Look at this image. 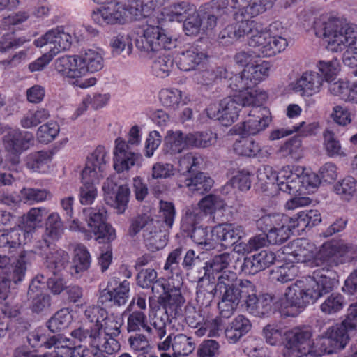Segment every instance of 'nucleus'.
<instances>
[{
	"label": "nucleus",
	"instance_id": "nucleus-1",
	"mask_svg": "<svg viewBox=\"0 0 357 357\" xmlns=\"http://www.w3.org/2000/svg\"><path fill=\"white\" fill-rule=\"evenodd\" d=\"M351 246L343 240H333L317 250V266L312 276L297 280L284 293L281 306L287 316L295 317L310 303H314L332 291L336 273L332 268L341 263V257L348 253Z\"/></svg>",
	"mask_w": 357,
	"mask_h": 357
},
{
	"label": "nucleus",
	"instance_id": "nucleus-2",
	"mask_svg": "<svg viewBox=\"0 0 357 357\" xmlns=\"http://www.w3.org/2000/svg\"><path fill=\"white\" fill-rule=\"evenodd\" d=\"M279 28H282L279 22L264 27L256 21H244L236 25L225 26L220 31L218 40L223 45H229L249 36L248 45L259 56H272L284 51L288 45L287 39L275 32Z\"/></svg>",
	"mask_w": 357,
	"mask_h": 357
},
{
	"label": "nucleus",
	"instance_id": "nucleus-3",
	"mask_svg": "<svg viewBox=\"0 0 357 357\" xmlns=\"http://www.w3.org/2000/svg\"><path fill=\"white\" fill-rule=\"evenodd\" d=\"M145 0L112 1L106 6L94 10L93 21L100 25L123 24L146 16L151 7L144 4Z\"/></svg>",
	"mask_w": 357,
	"mask_h": 357
},
{
	"label": "nucleus",
	"instance_id": "nucleus-4",
	"mask_svg": "<svg viewBox=\"0 0 357 357\" xmlns=\"http://www.w3.org/2000/svg\"><path fill=\"white\" fill-rule=\"evenodd\" d=\"M316 34L322 35L327 48L335 52H342L355 42L357 25L346 19L335 18L323 23L315 22Z\"/></svg>",
	"mask_w": 357,
	"mask_h": 357
},
{
	"label": "nucleus",
	"instance_id": "nucleus-5",
	"mask_svg": "<svg viewBox=\"0 0 357 357\" xmlns=\"http://www.w3.org/2000/svg\"><path fill=\"white\" fill-rule=\"evenodd\" d=\"M49 211L45 207H33L22 216L24 229L11 228L0 235V248L15 249L21 244H26L31 232L42 226L43 220L47 218Z\"/></svg>",
	"mask_w": 357,
	"mask_h": 357
},
{
	"label": "nucleus",
	"instance_id": "nucleus-6",
	"mask_svg": "<svg viewBox=\"0 0 357 357\" xmlns=\"http://www.w3.org/2000/svg\"><path fill=\"white\" fill-rule=\"evenodd\" d=\"M137 48L151 58L162 50H171L177 45V40L159 26H147L135 40Z\"/></svg>",
	"mask_w": 357,
	"mask_h": 357
},
{
	"label": "nucleus",
	"instance_id": "nucleus-7",
	"mask_svg": "<svg viewBox=\"0 0 357 357\" xmlns=\"http://www.w3.org/2000/svg\"><path fill=\"white\" fill-rule=\"evenodd\" d=\"M266 98V93L259 94L256 98L250 94V99L245 96H228L220 101L217 114L211 116L212 114L208 112V116L211 118H216L223 125L227 126L238 119L241 108H244L245 110V108L250 107L252 104H263Z\"/></svg>",
	"mask_w": 357,
	"mask_h": 357
},
{
	"label": "nucleus",
	"instance_id": "nucleus-8",
	"mask_svg": "<svg viewBox=\"0 0 357 357\" xmlns=\"http://www.w3.org/2000/svg\"><path fill=\"white\" fill-rule=\"evenodd\" d=\"M169 322V316L167 312L157 311L151 322V326H149L144 312L135 310L128 316L127 331L130 333L143 330L161 340L166 335V327Z\"/></svg>",
	"mask_w": 357,
	"mask_h": 357
},
{
	"label": "nucleus",
	"instance_id": "nucleus-9",
	"mask_svg": "<svg viewBox=\"0 0 357 357\" xmlns=\"http://www.w3.org/2000/svg\"><path fill=\"white\" fill-rule=\"evenodd\" d=\"M70 335L75 340L108 354H112L120 349V344L116 339L104 338L97 324H84L72 331Z\"/></svg>",
	"mask_w": 357,
	"mask_h": 357
},
{
	"label": "nucleus",
	"instance_id": "nucleus-10",
	"mask_svg": "<svg viewBox=\"0 0 357 357\" xmlns=\"http://www.w3.org/2000/svg\"><path fill=\"white\" fill-rule=\"evenodd\" d=\"M83 215L87 225V231L93 234L99 243L113 241L116 238L114 229L107 222L106 211L103 208H86Z\"/></svg>",
	"mask_w": 357,
	"mask_h": 357
},
{
	"label": "nucleus",
	"instance_id": "nucleus-11",
	"mask_svg": "<svg viewBox=\"0 0 357 357\" xmlns=\"http://www.w3.org/2000/svg\"><path fill=\"white\" fill-rule=\"evenodd\" d=\"M150 288L159 304L164 308L158 311H165L168 314V310H171L175 316L181 313V307L185 300L178 287L166 283L163 278H158Z\"/></svg>",
	"mask_w": 357,
	"mask_h": 357
},
{
	"label": "nucleus",
	"instance_id": "nucleus-12",
	"mask_svg": "<svg viewBox=\"0 0 357 357\" xmlns=\"http://www.w3.org/2000/svg\"><path fill=\"white\" fill-rule=\"evenodd\" d=\"M312 333L309 329H296L289 334L283 351L284 357H319L312 346Z\"/></svg>",
	"mask_w": 357,
	"mask_h": 357
},
{
	"label": "nucleus",
	"instance_id": "nucleus-13",
	"mask_svg": "<svg viewBox=\"0 0 357 357\" xmlns=\"http://www.w3.org/2000/svg\"><path fill=\"white\" fill-rule=\"evenodd\" d=\"M36 252L44 260V265L53 275L63 270L69 262L67 252L56 248L45 238V242L38 241L36 245Z\"/></svg>",
	"mask_w": 357,
	"mask_h": 357
},
{
	"label": "nucleus",
	"instance_id": "nucleus-14",
	"mask_svg": "<svg viewBox=\"0 0 357 357\" xmlns=\"http://www.w3.org/2000/svg\"><path fill=\"white\" fill-rule=\"evenodd\" d=\"M284 260L294 262H310L316 265L317 248L307 238H297L282 248Z\"/></svg>",
	"mask_w": 357,
	"mask_h": 357
},
{
	"label": "nucleus",
	"instance_id": "nucleus-15",
	"mask_svg": "<svg viewBox=\"0 0 357 357\" xmlns=\"http://www.w3.org/2000/svg\"><path fill=\"white\" fill-rule=\"evenodd\" d=\"M34 257L32 251H22L18 256L15 266L12 268V272H6V274H0V298L6 299L10 292L12 282L17 283L21 282L26 271V266L31 264Z\"/></svg>",
	"mask_w": 357,
	"mask_h": 357
},
{
	"label": "nucleus",
	"instance_id": "nucleus-16",
	"mask_svg": "<svg viewBox=\"0 0 357 357\" xmlns=\"http://www.w3.org/2000/svg\"><path fill=\"white\" fill-rule=\"evenodd\" d=\"M130 282L124 280L119 281L117 278H112L107 287L100 291L99 303L107 306L124 305L129 298Z\"/></svg>",
	"mask_w": 357,
	"mask_h": 357
},
{
	"label": "nucleus",
	"instance_id": "nucleus-17",
	"mask_svg": "<svg viewBox=\"0 0 357 357\" xmlns=\"http://www.w3.org/2000/svg\"><path fill=\"white\" fill-rule=\"evenodd\" d=\"M262 104H252L245 108L243 114L247 117L243 123V131L248 135H256L264 130L271 122L270 112Z\"/></svg>",
	"mask_w": 357,
	"mask_h": 357
},
{
	"label": "nucleus",
	"instance_id": "nucleus-18",
	"mask_svg": "<svg viewBox=\"0 0 357 357\" xmlns=\"http://www.w3.org/2000/svg\"><path fill=\"white\" fill-rule=\"evenodd\" d=\"M36 47L48 46V52L54 56L61 51L67 50L71 45V36L64 31L63 27H56L47 31L35 40Z\"/></svg>",
	"mask_w": 357,
	"mask_h": 357
},
{
	"label": "nucleus",
	"instance_id": "nucleus-19",
	"mask_svg": "<svg viewBox=\"0 0 357 357\" xmlns=\"http://www.w3.org/2000/svg\"><path fill=\"white\" fill-rule=\"evenodd\" d=\"M34 137L29 132L21 131L19 129H10L3 137L5 149L17 155H20L24 151L33 145ZM20 162L18 156H15L12 160L13 164Z\"/></svg>",
	"mask_w": 357,
	"mask_h": 357
},
{
	"label": "nucleus",
	"instance_id": "nucleus-20",
	"mask_svg": "<svg viewBox=\"0 0 357 357\" xmlns=\"http://www.w3.org/2000/svg\"><path fill=\"white\" fill-rule=\"evenodd\" d=\"M235 8L238 10L234 14L236 22L230 25H236L244 21H250L273 6L271 0H234Z\"/></svg>",
	"mask_w": 357,
	"mask_h": 357
},
{
	"label": "nucleus",
	"instance_id": "nucleus-21",
	"mask_svg": "<svg viewBox=\"0 0 357 357\" xmlns=\"http://www.w3.org/2000/svg\"><path fill=\"white\" fill-rule=\"evenodd\" d=\"M217 25V17L206 11L193 10L185 19L183 30L188 36H196L201 31L205 32L213 29Z\"/></svg>",
	"mask_w": 357,
	"mask_h": 357
},
{
	"label": "nucleus",
	"instance_id": "nucleus-22",
	"mask_svg": "<svg viewBox=\"0 0 357 357\" xmlns=\"http://www.w3.org/2000/svg\"><path fill=\"white\" fill-rule=\"evenodd\" d=\"M324 79L317 71H305L291 84V89L301 96L311 97L323 89Z\"/></svg>",
	"mask_w": 357,
	"mask_h": 357
},
{
	"label": "nucleus",
	"instance_id": "nucleus-23",
	"mask_svg": "<svg viewBox=\"0 0 357 357\" xmlns=\"http://www.w3.org/2000/svg\"><path fill=\"white\" fill-rule=\"evenodd\" d=\"M109 160L108 152L104 146H98L88 157L82 174L100 181Z\"/></svg>",
	"mask_w": 357,
	"mask_h": 357
},
{
	"label": "nucleus",
	"instance_id": "nucleus-24",
	"mask_svg": "<svg viewBox=\"0 0 357 357\" xmlns=\"http://www.w3.org/2000/svg\"><path fill=\"white\" fill-rule=\"evenodd\" d=\"M139 159L140 155L132 151L126 141L121 138L115 140L114 168L116 171L118 172L127 171L137 164Z\"/></svg>",
	"mask_w": 357,
	"mask_h": 357
},
{
	"label": "nucleus",
	"instance_id": "nucleus-25",
	"mask_svg": "<svg viewBox=\"0 0 357 357\" xmlns=\"http://www.w3.org/2000/svg\"><path fill=\"white\" fill-rule=\"evenodd\" d=\"M167 229L160 220L151 219L146 229L143 230V237L149 250H158L166 245Z\"/></svg>",
	"mask_w": 357,
	"mask_h": 357
},
{
	"label": "nucleus",
	"instance_id": "nucleus-26",
	"mask_svg": "<svg viewBox=\"0 0 357 357\" xmlns=\"http://www.w3.org/2000/svg\"><path fill=\"white\" fill-rule=\"evenodd\" d=\"M305 169L300 166H285L277 172L276 184L281 191L289 194L298 192L299 175Z\"/></svg>",
	"mask_w": 357,
	"mask_h": 357
},
{
	"label": "nucleus",
	"instance_id": "nucleus-27",
	"mask_svg": "<svg viewBox=\"0 0 357 357\" xmlns=\"http://www.w3.org/2000/svg\"><path fill=\"white\" fill-rule=\"evenodd\" d=\"M215 243H220L225 248L230 247L241 239L245 231L241 225L236 224L219 225L212 229Z\"/></svg>",
	"mask_w": 357,
	"mask_h": 357
},
{
	"label": "nucleus",
	"instance_id": "nucleus-28",
	"mask_svg": "<svg viewBox=\"0 0 357 357\" xmlns=\"http://www.w3.org/2000/svg\"><path fill=\"white\" fill-rule=\"evenodd\" d=\"M351 330L348 326L342 322L335 324L327 329L321 340L324 345H329L330 349L325 348V351L331 354L343 349L349 341L348 331Z\"/></svg>",
	"mask_w": 357,
	"mask_h": 357
},
{
	"label": "nucleus",
	"instance_id": "nucleus-29",
	"mask_svg": "<svg viewBox=\"0 0 357 357\" xmlns=\"http://www.w3.org/2000/svg\"><path fill=\"white\" fill-rule=\"evenodd\" d=\"M276 259L275 254L271 251L262 250L257 254L246 257L241 265L245 274L254 275L269 267Z\"/></svg>",
	"mask_w": 357,
	"mask_h": 357
},
{
	"label": "nucleus",
	"instance_id": "nucleus-30",
	"mask_svg": "<svg viewBox=\"0 0 357 357\" xmlns=\"http://www.w3.org/2000/svg\"><path fill=\"white\" fill-rule=\"evenodd\" d=\"M27 342L33 348L44 347L50 349L52 347H54V350L59 352L63 351V349L61 347L62 345L66 344L71 345L70 341L68 339H64L61 337H59L54 335L47 337L45 330L41 328H36L29 333L27 335Z\"/></svg>",
	"mask_w": 357,
	"mask_h": 357
},
{
	"label": "nucleus",
	"instance_id": "nucleus-31",
	"mask_svg": "<svg viewBox=\"0 0 357 357\" xmlns=\"http://www.w3.org/2000/svg\"><path fill=\"white\" fill-rule=\"evenodd\" d=\"M206 58V52L198 45H192L176 54V63L181 70L190 71L195 70L205 61Z\"/></svg>",
	"mask_w": 357,
	"mask_h": 357
},
{
	"label": "nucleus",
	"instance_id": "nucleus-32",
	"mask_svg": "<svg viewBox=\"0 0 357 357\" xmlns=\"http://www.w3.org/2000/svg\"><path fill=\"white\" fill-rule=\"evenodd\" d=\"M81 77L88 73H93L102 69L104 59L101 51L96 48H89L77 55Z\"/></svg>",
	"mask_w": 357,
	"mask_h": 357
},
{
	"label": "nucleus",
	"instance_id": "nucleus-33",
	"mask_svg": "<svg viewBox=\"0 0 357 357\" xmlns=\"http://www.w3.org/2000/svg\"><path fill=\"white\" fill-rule=\"evenodd\" d=\"M271 65L266 61H255L243 69V75L249 79L250 86L253 88L269 75Z\"/></svg>",
	"mask_w": 357,
	"mask_h": 357
},
{
	"label": "nucleus",
	"instance_id": "nucleus-34",
	"mask_svg": "<svg viewBox=\"0 0 357 357\" xmlns=\"http://www.w3.org/2000/svg\"><path fill=\"white\" fill-rule=\"evenodd\" d=\"M38 277L33 280L29 285L28 296L32 299L31 308L34 312H40L50 305V296L42 292Z\"/></svg>",
	"mask_w": 357,
	"mask_h": 357
},
{
	"label": "nucleus",
	"instance_id": "nucleus-35",
	"mask_svg": "<svg viewBox=\"0 0 357 357\" xmlns=\"http://www.w3.org/2000/svg\"><path fill=\"white\" fill-rule=\"evenodd\" d=\"M77 55L63 56L55 61V69L61 75L69 78H80L81 73Z\"/></svg>",
	"mask_w": 357,
	"mask_h": 357
},
{
	"label": "nucleus",
	"instance_id": "nucleus-36",
	"mask_svg": "<svg viewBox=\"0 0 357 357\" xmlns=\"http://www.w3.org/2000/svg\"><path fill=\"white\" fill-rule=\"evenodd\" d=\"M275 298L269 294H264L255 298L250 299L248 305L245 306L246 310L255 317H263L268 314L271 310Z\"/></svg>",
	"mask_w": 357,
	"mask_h": 357
},
{
	"label": "nucleus",
	"instance_id": "nucleus-37",
	"mask_svg": "<svg viewBox=\"0 0 357 357\" xmlns=\"http://www.w3.org/2000/svg\"><path fill=\"white\" fill-rule=\"evenodd\" d=\"M123 324V320L117 314L114 313L109 314L107 311L105 315L98 324V327L102 332L103 331V337L105 340L109 338L116 339L121 333V328Z\"/></svg>",
	"mask_w": 357,
	"mask_h": 357
},
{
	"label": "nucleus",
	"instance_id": "nucleus-38",
	"mask_svg": "<svg viewBox=\"0 0 357 357\" xmlns=\"http://www.w3.org/2000/svg\"><path fill=\"white\" fill-rule=\"evenodd\" d=\"M229 87L236 92V94L234 96H248V99H250V94L256 98L259 94L265 93L264 91L255 90L252 86H250L249 79L243 75V70L241 73L236 74L229 78Z\"/></svg>",
	"mask_w": 357,
	"mask_h": 357
},
{
	"label": "nucleus",
	"instance_id": "nucleus-39",
	"mask_svg": "<svg viewBox=\"0 0 357 357\" xmlns=\"http://www.w3.org/2000/svg\"><path fill=\"white\" fill-rule=\"evenodd\" d=\"M52 160L50 153L46 151H39L30 153L25 159L26 167L33 172H45Z\"/></svg>",
	"mask_w": 357,
	"mask_h": 357
},
{
	"label": "nucleus",
	"instance_id": "nucleus-40",
	"mask_svg": "<svg viewBox=\"0 0 357 357\" xmlns=\"http://www.w3.org/2000/svg\"><path fill=\"white\" fill-rule=\"evenodd\" d=\"M188 140V134L184 135L178 130L168 131L164 140L165 151L172 155L179 153L190 147Z\"/></svg>",
	"mask_w": 357,
	"mask_h": 357
},
{
	"label": "nucleus",
	"instance_id": "nucleus-41",
	"mask_svg": "<svg viewBox=\"0 0 357 357\" xmlns=\"http://www.w3.org/2000/svg\"><path fill=\"white\" fill-rule=\"evenodd\" d=\"M82 185L79 188V199L82 205H91L98 196L96 184L99 181L81 174Z\"/></svg>",
	"mask_w": 357,
	"mask_h": 357
},
{
	"label": "nucleus",
	"instance_id": "nucleus-42",
	"mask_svg": "<svg viewBox=\"0 0 357 357\" xmlns=\"http://www.w3.org/2000/svg\"><path fill=\"white\" fill-rule=\"evenodd\" d=\"M234 261L235 263L240 261L239 255L236 252H225L215 255L208 263L209 267L207 271L215 278V274H219L223 271H228V267Z\"/></svg>",
	"mask_w": 357,
	"mask_h": 357
},
{
	"label": "nucleus",
	"instance_id": "nucleus-43",
	"mask_svg": "<svg viewBox=\"0 0 357 357\" xmlns=\"http://www.w3.org/2000/svg\"><path fill=\"white\" fill-rule=\"evenodd\" d=\"M91 264V255L87 248L82 244L74 249L71 274H79L86 271Z\"/></svg>",
	"mask_w": 357,
	"mask_h": 357
},
{
	"label": "nucleus",
	"instance_id": "nucleus-44",
	"mask_svg": "<svg viewBox=\"0 0 357 357\" xmlns=\"http://www.w3.org/2000/svg\"><path fill=\"white\" fill-rule=\"evenodd\" d=\"M63 233V225L61 218L58 213L53 212L48 215L46 221V227L43 235V241L45 238L48 241L58 240Z\"/></svg>",
	"mask_w": 357,
	"mask_h": 357
},
{
	"label": "nucleus",
	"instance_id": "nucleus-45",
	"mask_svg": "<svg viewBox=\"0 0 357 357\" xmlns=\"http://www.w3.org/2000/svg\"><path fill=\"white\" fill-rule=\"evenodd\" d=\"M189 190L199 195L208 192L213 185V180L204 172H199L195 176L185 180Z\"/></svg>",
	"mask_w": 357,
	"mask_h": 357
},
{
	"label": "nucleus",
	"instance_id": "nucleus-46",
	"mask_svg": "<svg viewBox=\"0 0 357 357\" xmlns=\"http://www.w3.org/2000/svg\"><path fill=\"white\" fill-rule=\"evenodd\" d=\"M292 224H296L295 228L304 230L306 227H312L321 221L320 213L317 210H306L297 213L296 217H290Z\"/></svg>",
	"mask_w": 357,
	"mask_h": 357
},
{
	"label": "nucleus",
	"instance_id": "nucleus-47",
	"mask_svg": "<svg viewBox=\"0 0 357 357\" xmlns=\"http://www.w3.org/2000/svg\"><path fill=\"white\" fill-rule=\"evenodd\" d=\"M50 116V112L45 108L30 109L24 114L20 120V125L23 128L30 129L44 122Z\"/></svg>",
	"mask_w": 357,
	"mask_h": 357
},
{
	"label": "nucleus",
	"instance_id": "nucleus-48",
	"mask_svg": "<svg viewBox=\"0 0 357 357\" xmlns=\"http://www.w3.org/2000/svg\"><path fill=\"white\" fill-rule=\"evenodd\" d=\"M228 73L224 68L218 67L216 70L207 68L195 73V82L201 85H210L218 79L227 78Z\"/></svg>",
	"mask_w": 357,
	"mask_h": 357
},
{
	"label": "nucleus",
	"instance_id": "nucleus-49",
	"mask_svg": "<svg viewBox=\"0 0 357 357\" xmlns=\"http://www.w3.org/2000/svg\"><path fill=\"white\" fill-rule=\"evenodd\" d=\"M347 305L344 296L338 292L328 295L320 305L321 311L326 314H334L341 311Z\"/></svg>",
	"mask_w": 357,
	"mask_h": 357
},
{
	"label": "nucleus",
	"instance_id": "nucleus-50",
	"mask_svg": "<svg viewBox=\"0 0 357 357\" xmlns=\"http://www.w3.org/2000/svg\"><path fill=\"white\" fill-rule=\"evenodd\" d=\"M195 8L188 2L173 3L165 9V15L171 21H183Z\"/></svg>",
	"mask_w": 357,
	"mask_h": 357
},
{
	"label": "nucleus",
	"instance_id": "nucleus-51",
	"mask_svg": "<svg viewBox=\"0 0 357 357\" xmlns=\"http://www.w3.org/2000/svg\"><path fill=\"white\" fill-rule=\"evenodd\" d=\"M291 221V219L288 215L273 213L261 216L257 220L256 225L259 230L268 233L271 230L273 229V227L280 226V224L281 225L282 222H289Z\"/></svg>",
	"mask_w": 357,
	"mask_h": 357
},
{
	"label": "nucleus",
	"instance_id": "nucleus-52",
	"mask_svg": "<svg viewBox=\"0 0 357 357\" xmlns=\"http://www.w3.org/2000/svg\"><path fill=\"white\" fill-rule=\"evenodd\" d=\"M188 231L190 233V237L195 243L204 245L206 250L214 248L215 236L212 234V229L196 227Z\"/></svg>",
	"mask_w": 357,
	"mask_h": 357
},
{
	"label": "nucleus",
	"instance_id": "nucleus-53",
	"mask_svg": "<svg viewBox=\"0 0 357 357\" xmlns=\"http://www.w3.org/2000/svg\"><path fill=\"white\" fill-rule=\"evenodd\" d=\"M174 68V59L169 54H161L153 60L152 71L153 74L159 77L164 78L169 75Z\"/></svg>",
	"mask_w": 357,
	"mask_h": 357
},
{
	"label": "nucleus",
	"instance_id": "nucleus-54",
	"mask_svg": "<svg viewBox=\"0 0 357 357\" xmlns=\"http://www.w3.org/2000/svg\"><path fill=\"white\" fill-rule=\"evenodd\" d=\"M260 149L259 144L251 137H241L234 144V151L239 155L254 157Z\"/></svg>",
	"mask_w": 357,
	"mask_h": 357
},
{
	"label": "nucleus",
	"instance_id": "nucleus-55",
	"mask_svg": "<svg viewBox=\"0 0 357 357\" xmlns=\"http://www.w3.org/2000/svg\"><path fill=\"white\" fill-rule=\"evenodd\" d=\"M251 174L248 171L238 172L222 188L225 193H229L231 188H238L241 191H247L251 187Z\"/></svg>",
	"mask_w": 357,
	"mask_h": 357
},
{
	"label": "nucleus",
	"instance_id": "nucleus-56",
	"mask_svg": "<svg viewBox=\"0 0 357 357\" xmlns=\"http://www.w3.org/2000/svg\"><path fill=\"white\" fill-rule=\"evenodd\" d=\"M130 190L128 185H120L115 194L114 198L112 197H106L105 200L108 204H110L116 208L119 213H123L128 206L129 202Z\"/></svg>",
	"mask_w": 357,
	"mask_h": 357
},
{
	"label": "nucleus",
	"instance_id": "nucleus-57",
	"mask_svg": "<svg viewBox=\"0 0 357 357\" xmlns=\"http://www.w3.org/2000/svg\"><path fill=\"white\" fill-rule=\"evenodd\" d=\"M188 139L190 146L206 148L215 144L217 135L211 131L197 132L188 134Z\"/></svg>",
	"mask_w": 357,
	"mask_h": 357
},
{
	"label": "nucleus",
	"instance_id": "nucleus-58",
	"mask_svg": "<svg viewBox=\"0 0 357 357\" xmlns=\"http://www.w3.org/2000/svg\"><path fill=\"white\" fill-rule=\"evenodd\" d=\"M333 189L341 199L349 201L356 192L357 181L352 176H347L335 183Z\"/></svg>",
	"mask_w": 357,
	"mask_h": 357
},
{
	"label": "nucleus",
	"instance_id": "nucleus-59",
	"mask_svg": "<svg viewBox=\"0 0 357 357\" xmlns=\"http://www.w3.org/2000/svg\"><path fill=\"white\" fill-rule=\"evenodd\" d=\"M218 292L215 284L208 280L199 282L197 291V301L202 306H208L213 301L215 293Z\"/></svg>",
	"mask_w": 357,
	"mask_h": 357
},
{
	"label": "nucleus",
	"instance_id": "nucleus-60",
	"mask_svg": "<svg viewBox=\"0 0 357 357\" xmlns=\"http://www.w3.org/2000/svg\"><path fill=\"white\" fill-rule=\"evenodd\" d=\"M296 224L291 222H282L280 226L273 227L267 233L268 243L273 245L282 244L290 236L291 231L295 229Z\"/></svg>",
	"mask_w": 357,
	"mask_h": 357
},
{
	"label": "nucleus",
	"instance_id": "nucleus-61",
	"mask_svg": "<svg viewBox=\"0 0 357 357\" xmlns=\"http://www.w3.org/2000/svg\"><path fill=\"white\" fill-rule=\"evenodd\" d=\"M20 194L22 202L25 204H33L51 199V193L45 189L23 188Z\"/></svg>",
	"mask_w": 357,
	"mask_h": 357
},
{
	"label": "nucleus",
	"instance_id": "nucleus-62",
	"mask_svg": "<svg viewBox=\"0 0 357 357\" xmlns=\"http://www.w3.org/2000/svg\"><path fill=\"white\" fill-rule=\"evenodd\" d=\"M72 321V315L68 309L63 308L58 311L48 321L49 329L54 333L66 328Z\"/></svg>",
	"mask_w": 357,
	"mask_h": 357
},
{
	"label": "nucleus",
	"instance_id": "nucleus-63",
	"mask_svg": "<svg viewBox=\"0 0 357 357\" xmlns=\"http://www.w3.org/2000/svg\"><path fill=\"white\" fill-rule=\"evenodd\" d=\"M317 68L323 76L324 82H330L334 79L340 70V62L337 59L330 61H320L317 63Z\"/></svg>",
	"mask_w": 357,
	"mask_h": 357
},
{
	"label": "nucleus",
	"instance_id": "nucleus-64",
	"mask_svg": "<svg viewBox=\"0 0 357 357\" xmlns=\"http://www.w3.org/2000/svg\"><path fill=\"white\" fill-rule=\"evenodd\" d=\"M59 132V126L56 121H50L40 126L37 130V137L40 142L47 144L55 139Z\"/></svg>",
	"mask_w": 357,
	"mask_h": 357
}]
</instances>
